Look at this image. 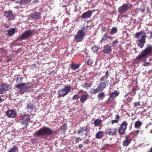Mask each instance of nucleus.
Wrapping results in <instances>:
<instances>
[{"label":"nucleus","mask_w":152,"mask_h":152,"mask_svg":"<svg viewBox=\"0 0 152 152\" xmlns=\"http://www.w3.org/2000/svg\"><path fill=\"white\" fill-rule=\"evenodd\" d=\"M91 28L87 24H85L80 29L78 30L74 37L75 40L77 42H80L82 41L83 37L86 36V33L87 31Z\"/></svg>","instance_id":"1"},{"label":"nucleus","mask_w":152,"mask_h":152,"mask_svg":"<svg viewBox=\"0 0 152 152\" xmlns=\"http://www.w3.org/2000/svg\"><path fill=\"white\" fill-rule=\"evenodd\" d=\"M146 35L143 31L137 32L135 34V37L137 39L136 42L137 46L142 48L145 42Z\"/></svg>","instance_id":"2"},{"label":"nucleus","mask_w":152,"mask_h":152,"mask_svg":"<svg viewBox=\"0 0 152 152\" xmlns=\"http://www.w3.org/2000/svg\"><path fill=\"white\" fill-rule=\"evenodd\" d=\"M53 132V130L50 128L46 127H44L41 128L39 131H37L35 134L37 137H39L50 135Z\"/></svg>","instance_id":"3"},{"label":"nucleus","mask_w":152,"mask_h":152,"mask_svg":"<svg viewBox=\"0 0 152 152\" xmlns=\"http://www.w3.org/2000/svg\"><path fill=\"white\" fill-rule=\"evenodd\" d=\"M152 51V46L150 45H148L147 48L144 50L140 55L137 56L136 59L138 60L142 59L145 57L149 53Z\"/></svg>","instance_id":"4"},{"label":"nucleus","mask_w":152,"mask_h":152,"mask_svg":"<svg viewBox=\"0 0 152 152\" xmlns=\"http://www.w3.org/2000/svg\"><path fill=\"white\" fill-rule=\"evenodd\" d=\"M71 88V87L70 86H65L64 88L58 91V94L59 96L60 97H64L70 91Z\"/></svg>","instance_id":"5"},{"label":"nucleus","mask_w":152,"mask_h":152,"mask_svg":"<svg viewBox=\"0 0 152 152\" xmlns=\"http://www.w3.org/2000/svg\"><path fill=\"white\" fill-rule=\"evenodd\" d=\"M33 31L31 30L24 31L20 36V37L22 39H25L32 36Z\"/></svg>","instance_id":"6"},{"label":"nucleus","mask_w":152,"mask_h":152,"mask_svg":"<svg viewBox=\"0 0 152 152\" xmlns=\"http://www.w3.org/2000/svg\"><path fill=\"white\" fill-rule=\"evenodd\" d=\"M27 87L26 83H24L18 84L16 86V87L20 89L19 92L20 94H23L26 92Z\"/></svg>","instance_id":"7"},{"label":"nucleus","mask_w":152,"mask_h":152,"mask_svg":"<svg viewBox=\"0 0 152 152\" xmlns=\"http://www.w3.org/2000/svg\"><path fill=\"white\" fill-rule=\"evenodd\" d=\"M127 124L126 121L123 122L121 124L118 129V132L121 135H124L127 128Z\"/></svg>","instance_id":"8"},{"label":"nucleus","mask_w":152,"mask_h":152,"mask_svg":"<svg viewBox=\"0 0 152 152\" xmlns=\"http://www.w3.org/2000/svg\"><path fill=\"white\" fill-rule=\"evenodd\" d=\"M119 94V93L116 91H115L110 93V97L106 101V103L108 104H110V102L113 100Z\"/></svg>","instance_id":"9"},{"label":"nucleus","mask_w":152,"mask_h":152,"mask_svg":"<svg viewBox=\"0 0 152 152\" xmlns=\"http://www.w3.org/2000/svg\"><path fill=\"white\" fill-rule=\"evenodd\" d=\"M4 15L10 20H13L15 15L13 14L12 12L10 10L6 11L4 12Z\"/></svg>","instance_id":"10"},{"label":"nucleus","mask_w":152,"mask_h":152,"mask_svg":"<svg viewBox=\"0 0 152 152\" xmlns=\"http://www.w3.org/2000/svg\"><path fill=\"white\" fill-rule=\"evenodd\" d=\"M128 9V6L127 4H124L120 7L118 9V12L121 15L126 13Z\"/></svg>","instance_id":"11"},{"label":"nucleus","mask_w":152,"mask_h":152,"mask_svg":"<svg viewBox=\"0 0 152 152\" xmlns=\"http://www.w3.org/2000/svg\"><path fill=\"white\" fill-rule=\"evenodd\" d=\"M6 115L10 118H14L17 115V113L14 110H10L6 112Z\"/></svg>","instance_id":"12"},{"label":"nucleus","mask_w":152,"mask_h":152,"mask_svg":"<svg viewBox=\"0 0 152 152\" xmlns=\"http://www.w3.org/2000/svg\"><path fill=\"white\" fill-rule=\"evenodd\" d=\"M22 121L20 122L21 125H26L29 120L30 119V118L28 115H24L22 116Z\"/></svg>","instance_id":"13"},{"label":"nucleus","mask_w":152,"mask_h":152,"mask_svg":"<svg viewBox=\"0 0 152 152\" xmlns=\"http://www.w3.org/2000/svg\"><path fill=\"white\" fill-rule=\"evenodd\" d=\"M87 126L80 127L79 129L78 130L77 134H80V135L83 136L85 135L86 136L87 134Z\"/></svg>","instance_id":"14"},{"label":"nucleus","mask_w":152,"mask_h":152,"mask_svg":"<svg viewBox=\"0 0 152 152\" xmlns=\"http://www.w3.org/2000/svg\"><path fill=\"white\" fill-rule=\"evenodd\" d=\"M109 82V81H107L100 83L98 85V88L99 90L102 91L108 85Z\"/></svg>","instance_id":"15"},{"label":"nucleus","mask_w":152,"mask_h":152,"mask_svg":"<svg viewBox=\"0 0 152 152\" xmlns=\"http://www.w3.org/2000/svg\"><path fill=\"white\" fill-rule=\"evenodd\" d=\"M112 49L111 46L107 45L104 46L102 51L105 54H109L111 53Z\"/></svg>","instance_id":"16"},{"label":"nucleus","mask_w":152,"mask_h":152,"mask_svg":"<svg viewBox=\"0 0 152 152\" xmlns=\"http://www.w3.org/2000/svg\"><path fill=\"white\" fill-rule=\"evenodd\" d=\"M95 11V10L88 11L83 13L82 15V17L84 19L87 18H90L92 13Z\"/></svg>","instance_id":"17"},{"label":"nucleus","mask_w":152,"mask_h":152,"mask_svg":"<svg viewBox=\"0 0 152 152\" xmlns=\"http://www.w3.org/2000/svg\"><path fill=\"white\" fill-rule=\"evenodd\" d=\"M113 38L112 37L110 36H107L106 34H105L100 41V42L103 43L104 42V43H107L108 42H110L112 40Z\"/></svg>","instance_id":"18"},{"label":"nucleus","mask_w":152,"mask_h":152,"mask_svg":"<svg viewBox=\"0 0 152 152\" xmlns=\"http://www.w3.org/2000/svg\"><path fill=\"white\" fill-rule=\"evenodd\" d=\"M116 129L112 128H108L106 130V132L107 134L110 136H114L116 134Z\"/></svg>","instance_id":"19"},{"label":"nucleus","mask_w":152,"mask_h":152,"mask_svg":"<svg viewBox=\"0 0 152 152\" xmlns=\"http://www.w3.org/2000/svg\"><path fill=\"white\" fill-rule=\"evenodd\" d=\"M40 13L39 12H36L31 14V16L33 19H37L39 18L40 16Z\"/></svg>","instance_id":"20"},{"label":"nucleus","mask_w":152,"mask_h":152,"mask_svg":"<svg viewBox=\"0 0 152 152\" xmlns=\"http://www.w3.org/2000/svg\"><path fill=\"white\" fill-rule=\"evenodd\" d=\"M0 87H1L5 92L6 91L9 90L11 88L10 86L4 83H2Z\"/></svg>","instance_id":"21"},{"label":"nucleus","mask_w":152,"mask_h":152,"mask_svg":"<svg viewBox=\"0 0 152 152\" xmlns=\"http://www.w3.org/2000/svg\"><path fill=\"white\" fill-rule=\"evenodd\" d=\"M108 76V72L107 71L105 72V75L104 76L100 78V80L102 82H103L104 81L106 82L107 81H109L107 80Z\"/></svg>","instance_id":"22"},{"label":"nucleus","mask_w":152,"mask_h":152,"mask_svg":"<svg viewBox=\"0 0 152 152\" xmlns=\"http://www.w3.org/2000/svg\"><path fill=\"white\" fill-rule=\"evenodd\" d=\"M89 97L88 94L82 95L80 99V101L82 103H84L88 99Z\"/></svg>","instance_id":"23"},{"label":"nucleus","mask_w":152,"mask_h":152,"mask_svg":"<svg viewBox=\"0 0 152 152\" xmlns=\"http://www.w3.org/2000/svg\"><path fill=\"white\" fill-rule=\"evenodd\" d=\"M126 139L123 142V145L124 146H128L131 143L132 140L131 139H128L127 138V136L126 137Z\"/></svg>","instance_id":"24"},{"label":"nucleus","mask_w":152,"mask_h":152,"mask_svg":"<svg viewBox=\"0 0 152 152\" xmlns=\"http://www.w3.org/2000/svg\"><path fill=\"white\" fill-rule=\"evenodd\" d=\"M15 29L14 28H12L9 30H7L5 32H7L8 35L11 36L13 35L15 32Z\"/></svg>","instance_id":"25"},{"label":"nucleus","mask_w":152,"mask_h":152,"mask_svg":"<svg viewBox=\"0 0 152 152\" xmlns=\"http://www.w3.org/2000/svg\"><path fill=\"white\" fill-rule=\"evenodd\" d=\"M18 147L15 145L12 147L8 152H18Z\"/></svg>","instance_id":"26"},{"label":"nucleus","mask_w":152,"mask_h":152,"mask_svg":"<svg viewBox=\"0 0 152 152\" xmlns=\"http://www.w3.org/2000/svg\"><path fill=\"white\" fill-rule=\"evenodd\" d=\"M80 65V64H75L73 63H72L70 64V66L72 69L75 70L78 69Z\"/></svg>","instance_id":"27"},{"label":"nucleus","mask_w":152,"mask_h":152,"mask_svg":"<svg viewBox=\"0 0 152 152\" xmlns=\"http://www.w3.org/2000/svg\"><path fill=\"white\" fill-rule=\"evenodd\" d=\"M104 135L103 133L102 132L100 131L97 132L95 135L96 138L98 139H101Z\"/></svg>","instance_id":"28"},{"label":"nucleus","mask_w":152,"mask_h":152,"mask_svg":"<svg viewBox=\"0 0 152 152\" xmlns=\"http://www.w3.org/2000/svg\"><path fill=\"white\" fill-rule=\"evenodd\" d=\"M27 107L28 109V111L30 112L33 111L35 109L34 106L31 103H28L27 106Z\"/></svg>","instance_id":"29"},{"label":"nucleus","mask_w":152,"mask_h":152,"mask_svg":"<svg viewBox=\"0 0 152 152\" xmlns=\"http://www.w3.org/2000/svg\"><path fill=\"white\" fill-rule=\"evenodd\" d=\"M67 128H68L66 124H64L60 127L59 129L61 131V132L63 133L66 131Z\"/></svg>","instance_id":"30"},{"label":"nucleus","mask_w":152,"mask_h":152,"mask_svg":"<svg viewBox=\"0 0 152 152\" xmlns=\"http://www.w3.org/2000/svg\"><path fill=\"white\" fill-rule=\"evenodd\" d=\"M105 95L104 92H101L99 93L97 96V98L99 100H101L103 99Z\"/></svg>","instance_id":"31"},{"label":"nucleus","mask_w":152,"mask_h":152,"mask_svg":"<svg viewBox=\"0 0 152 152\" xmlns=\"http://www.w3.org/2000/svg\"><path fill=\"white\" fill-rule=\"evenodd\" d=\"M98 88L96 89L91 88L89 92L91 94H95L99 91Z\"/></svg>","instance_id":"32"},{"label":"nucleus","mask_w":152,"mask_h":152,"mask_svg":"<svg viewBox=\"0 0 152 152\" xmlns=\"http://www.w3.org/2000/svg\"><path fill=\"white\" fill-rule=\"evenodd\" d=\"M117 29L116 27H113L111 29L110 31V34L111 35H114L117 33Z\"/></svg>","instance_id":"33"},{"label":"nucleus","mask_w":152,"mask_h":152,"mask_svg":"<svg viewBox=\"0 0 152 152\" xmlns=\"http://www.w3.org/2000/svg\"><path fill=\"white\" fill-rule=\"evenodd\" d=\"M138 89V86L137 85L134 86L132 88V91H131V94L132 95H134L135 94L136 91Z\"/></svg>","instance_id":"34"},{"label":"nucleus","mask_w":152,"mask_h":152,"mask_svg":"<svg viewBox=\"0 0 152 152\" xmlns=\"http://www.w3.org/2000/svg\"><path fill=\"white\" fill-rule=\"evenodd\" d=\"M142 123L140 121H136L134 123V126L136 128H139L142 125Z\"/></svg>","instance_id":"35"},{"label":"nucleus","mask_w":152,"mask_h":152,"mask_svg":"<svg viewBox=\"0 0 152 152\" xmlns=\"http://www.w3.org/2000/svg\"><path fill=\"white\" fill-rule=\"evenodd\" d=\"M92 85V84L91 83H84L83 84V87L86 89L88 88L89 87H91Z\"/></svg>","instance_id":"36"},{"label":"nucleus","mask_w":152,"mask_h":152,"mask_svg":"<svg viewBox=\"0 0 152 152\" xmlns=\"http://www.w3.org/2000/svg\"><path fill=\"white\" fill-rule=\"evenodd\" d=\"M101 122V120L99 119H96L95 120L94 122V124L95 126H99Z\"/></svg>","instance_id":"37"},{"label":"nucleus","mask_w":152,"mask_h":152,"mask_svg":"<svg viewBox=\"0 0 152 152\" xmlns=\"http://www.w3.org/2000/svg\"><path fill=\"white\" fill-rule=\"evenodd\" d=\"M98 49V47L96 45H94L92 46L91 49L92 51L94 52H96L97 51Z\"/></svg>","instance_id":"38"},{"label":"nucleus","mask_w":152,"mask_h":152,"mask_svg":"<svg viewBox=\"0 0 152 152\" xmlns=\"http://www.w3.org/2000/svg\"><path fill=\"white\" fill-rule=\"evenodd\" d=\"M15 80L16 82H18V80H19L20 81H22L23 80V78L18 76L15 77Z\"/></svg>","instance_id":"39"},{"label":"nucleus","mask_w":152,"mask_h":152,"mask_svg":"<svg viewBox=\"0 0 152 152\" xmlns=\"http://www.w3.org/2000/svg\"><path fill=\"white\" fill-rule=\"evenodd\" d=\"M79 98V96L78 94H75L72 97V99L73 100H76Z\"/></svg>","instance_id":"40"},{"label":"nucleus","mask_w":152,"mask_h":152,"mask_svg":"<svg viewBox=\"0 0 152 152\" xmlns=\"http://www.w3.org/2000/svg\"><path fill=\"white\" fill-rule=\"evenodd\" d=\"M134 107H139L140 106V102H134Z\"/></svg>","instance_id":"41"},{"label":"nucleus","mask_w":152,"mask_h":152,"mask_svg":"<svg viewBox=\"0 0 152 152\" xmlns=\"http://www.w3.org/2000/svg\"><path fill=\"white\" fill-rule=\"evenodd\" d=\"M93 63V61L90 58L89 59L87 62V64L88 65H91Z\"/></svg>","instance_id":"42"},{"label":"nucleus","mask_w":152,"mask_h":152,"mask_svg":"<svg viewBox=\"0 0 152 152\" xmlns=\"http://www.w3.org/2000/svg\"><path fill=\"white\" fill-rule=\"evenodd\" d=\"M75 143H77L79 142V141L82 140V139L79 137H75Z\"/></svg>","instance_id":"43"},{"label":"nucleus","mask_w":152,"mask_h":152,"mask_svg":"<svg viewBox=\"0 0 152 152\" xmlns=\"http://www.w3.org/2000/svg\"><path fill=\"white\" fill-rule=\"evenodd\" d=\"M33 85H31V86H29L28 85V84L26 83V86L27 88H26V90L27 89L30 90L33 87Z\"/></svg>","instance_id":"44"},{"label":"nucleus","mask_w":152,"mask_h":152,"mask_svg":"<svg viewBox=\"0 0 152 152\" xmlns=\"http://www.w3.org/2000/svg\"><path fill=\"white\" fill-rule=\"evenodd\" d=\"M118 42V41L117 40H115L114 41L112 44V45L113 46H115L117 44Z\"/></svg>","instance_id":"45"},{"label":"nucleus","mask_w":152,"mask_h":152,"mask_svg":"<svg viewBox=\"0 0 152 152\" xmlns=\"http://www.w3.org/2000/svg\"><path fill=\"white\" fill-rule=\"evenodd\" d=\"M5 92L3 89L1 87L0 88V94H3Z\"/></svg>","instance_id":"46"},{"label":"nucleus","mask_w":152,"mask_h":152,"mask_svg":"<svg viewBox=\"0 0 152 152\" xmlns=\"http://www.w3.org/2000/svg\"><path fill=\"white\" fill-rule=\"evenodd\" d=\"M139 132V131L137 130L135 131V132H134V134L135 136H136L138 135Z\"/></svg>","instance_id":"47"},{"label":"nucleus","mask_w":152,"mask_h":152,"mask_svg":"<svg viewBox=\"0 0 152 152\" xmlns=\"http://www.w3.org/2000/svg\"><path fill=\"white\" fill-rule=\"evenodd\" d=\"M14 3H20V0H12Z\"/></svg>","instance_id":"48"},{"label":"nucleus","mask_w":152,"mask_h":152,"mask_svg":"<svg viewBox=\"0 0 152 152\" xmlns=\"http://www.w3.org/2000/svg\"><path fill=\"white\" fill-rule=\"evenodd\" d=\"M150 65V63L149 62H146L145 63L143 64V66H148Z\"/></svg>","instance_id":"49"},{"label":"nucleus","mask_w":152,"mask_h":152,"mask_svg":"<svg viewBox=\"0 0 152 152\" xmlns=\"http://www.w3.org/2000/svg\"><path fill=\"white\" fill-rule=\"evenodd\" d=\"M25 1L26 3H29L32 0H22Z\"/></svg>","instance_id":"50"},{"label":"nucleus","mask_w":152,"mask_h":152,"mask_svg":"<svg viewBox=\"0 0 152 152\" xmlns=\"http://www.w3.org/2000/svg\"><path fill=\"white\" fill-rule=\"evenodd\" d=\"M88 142V140H86L83 142V143L85 144H87Z\"/></svg>","instance_id":"51"},{"label":"nucleus","mask_w":152,"mask_h":152,"mask_svg":"<svg viewBox=\"0 0 152 152\" xmlns=\"http://www.w3.org/2000/svg\"><path fill=\"white\" fill-rule=\"evenodd\" d=\"M34 2L35 4H37L39 2V0H34L33 1Z\"/></svg>","instance_id":"52"},{"label":"nucleus","mask_w":152,"mask_h":152,"mask_svg":"<svg viewBox=\"0 0 152 152\" xmlns=\"http://www.w3.org/2000/svg\"><path fill=\"white\" fill-rule=\"evenodd\" d=\"M115 123H118V121L116 120H114L112 121V124H113Z\"/></svg>","instance_id":"53"},{"label":"nucleus","mask_w":152,"mask_h":152,"mask_svg":"<svg viewBox=\"0 0 152 152\" xmlns=\"http://www.w3.org/2000/svg\"><path fill=\"white\" fill-rule=\"evenodd\" d=\"M119 118V115H116L115 117V118L117 120H118Z\"/></svg>","instance_id":"54"},{"label":"nucleus","mask_w":152,"mask_h":152,"mask_svg":"<svg viewBox=\"0 0 152 152\" xmlns=\"http://www.w3.org/2000/svg\"><path fill=\"white\" fill-rule=\"evenodd\" d=\"M83 146V145L82 144H80L79 145L78 147L80 148H81Z\"/></svg>","instance_id":"55"},{"label":"nucleus","mask_w":152,"mask_h":152,"mask_svg":"<svg viewBox=\"0 0 152 152\" xmlns=\"http://www.w3.org/2000/svg\"><path fill=\"white\" fill-rule=\"evenodd\" d=\"M150 34H151V35H150L151 38L152 39V31L151 32Z\"/></svg>","instance_id":"56"},{"label":"nucleus","mask_w":152,"mask_h":152,"mask_svg":"<svg viewBox=\"0 0 152 152\" xmlns=\"http://www.w3.org/2000/svg\"><path fill=\"white\" fill-rule=\"evenodd\" d=\"M3 101L2 99L0 97V103Z\"/></svg>","instance_id":"57"},{"label":"nucleus","mask_w":152,"mask_h":152,"mask_svg":"<svg viewBox=\"0 0 152 152\" xmlns=\"http://www.w3.org/2000/svg\"><path fill=\"white\" fill-rule=\"evenodd\" d=\"M149 152H152V148H150V151Z\"/></svg>","instance_id":"58"},{"label":"nucleus","mask_w":152,"mask_h":152,"mask_svg":"<svg viewBox=\"0 0 152 152\" xmlns=\"http://www.w3.org/2000/svg\"><path fill=\"white\" fill-rule=\"evenodd\" d=\"M146 116H149V113H147L146 114Z\"/></svg>","instance_id":"59"},{"label":"nucleus","mask_w":152,"mask_h":152,"mask_svg":"<svg viewBox=\"0 0 152 152\" xmlns=\"http://www.w3.org/2000/svg\"><path fill=\"white\" fill-rule=\"evenodd\" d=\"M150 133H152V129L150 130Z\"/></svg>","instance_id":"60"},{"label":"nucleus","mask_w":152,"mask_h":152,"mask_svg":"<svg viewBox=\"0 0 152 152\" xmlns=\"http://www.w3.org/2000/svg\"><path fill=\"white\" fill-rule=\"evenodd\" d=\"M103 148H102L101 149V150H103Z\"/></svg>","instance_id":"61"},{"label":"nucleus","mask_w":152,"mask_h":152,"mask_svg":"<svg viewBox=\"0 0 152 152\" xmlns=\"http://www.w3.org/2000/svg\"><path fill=\"white\" fill-rule=\"evenodd\" d=\"M36 65H35V64H34V65H33V66H34L35 67Z\"/></svg>","instance_id":"62"},{"label":"nucleus","mask_w":152,"mask_h":152,"mask_svg":"<svg viewBox=\"0 0 152 152\" xmlns=\"http://www.w3.org/2000/svg\"><path fill=\"white\" fill-rule=\"evenodd\" d=\"M82 91V90H80V91Z\"/></svg>","instance_id":"63"},{"label":"nucleus","mask_w":152,"mask_h":152,"mask_svg":"<svg viewBox=\"0 0 152 152\" xmlns=\"http://www.w3.org/2000/svg\"><path fill=\"white\" fill-rule=\"evenodd\" d=\"M9 61V60L7 61V62H8Z\"/></svg>","instance_id":"64"}]
</instances>
